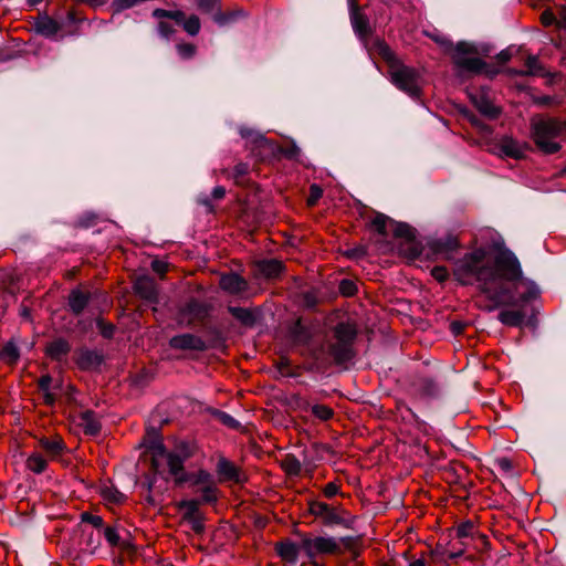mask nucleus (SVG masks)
<instances>
[{"label": "nucleus", "mask_w": 566, "mask_h": 566, "mask_svg": "<svg viewBox=\"0 0 566 566\" xmlns=\"http://www.w3.org/2000/svg\"><path fill=\"white\" fill-rule=\"evenodd\" d=\"M101 497L108 504H122L125 502L126 496L113 485H103L99 489Z\"/></svg>", "instance_id": "72a5a7b5"}, {"label": "nucleus", "mask_w": 566, "mask_h": 566, "mask_svg": "<svg viewBox=\"0 0 566 566\" xmlns=\"http://www.w3.org/2000/svg\"><path fill=\"white\" fill-rule=\"evenodd\" d=\"M218 416H219L220 421L223 424H226V426H228L230 428H238L239 427V422L232 416H230V415H228L226 412H222V411H220L218 413Z\"/></svg>", "instance_id": "0e129e2a"}, {"label": "nucleus", "mask_w": 566, "mask_h": 566, "mask_svg": "<svg viewBox=\"0 0 566 566\" xmlns=\"http://www.w3.org/2000/svg\"><path fill=\"white\" fill-rule=\"evenodd\" d=\"M301 547L308 559L316 558L318 555H339L343 553L339 542L331 536H305L301 541Z\"/></svg>", "instance_id": "6e6552de"}, {"label": "nucleus", "mask_w": 566, "mask_h": 566, "mask_svg": "<svg viewBox=\"0 0 566 566\" xmlns=\"http://www.w3.org/2000/svg\"><path fill=\"white\" fill-rule=\"evenodd\" d=\"M217 474L219 476L220 482L226 481H232V482H239L240 481V471L239 469L228 459L221 457L217 463L216 468Z\"/></svg>", "instance_id": "393cba45"}, {"label": "nucleus", "mask_w": 566, "mask_h": 566, "mask_svg": "<svg viewBox=\"0 0 566 566\" xmlns=\"http://www.w3.org/2000/svg\"><path fill=\"white\" fill-rule=\"evenodd\" d=\"M390 82L400 91L405 92L413 98H418L421 95L420 86V72L412 67L403 64L402 62L391 66L388 70Z\"/></svg>", "instance_id": "423d86ee"}, {"label": "nucleus", "mask_w": 566, "mask_h": 566, "mask_svg": "<svg viewBox=\"0 0 566 566\" xmlns=\"http://www.w3.org/2000/svg\"><path fill=\"white\" fill-rule=\"evenodd\" d=\"M307 505L310 514L319 520L325 526L342 525L346 528L352 527L354 517L343 506H333L316 500L308 501Z\"/></svg>", "instance_id": "39448f33"}, {"label": "nucleus", "mask_w": 566, "mask_h": 566, "mask_svg": "<svg viewBox=\"0 0 566 566\" xmlns=\"http://www.w3.org/2000/svg\"><path fill=\"white\" fill-rule=\"evenodd\" d=\"M179 56L184 60L192 59L197 53V46L192 43H179L176 45Z\"/></svg>", "instance_id": "3c124183"}, {"label": "nucleus", "mask_w": 566, "mask_h": 566, "mask_svg": "<svg viewBox=\"0 0 566 566\" xmlns=\"http://www.w3.org/2000/svg\"><path fill=\"white\" fill-rule=\"evenodd\" d=\"M80 518L82 523L91 524L95 528H101L104 525V520L102 516L92 514L90 512H82Z\"/></svg>", "instance_id": "603ef678"}, {"label": "nucleus", "mask_w": 566, "mask_h": 566, "mask_svg": "<svg viewBox=\"0 0 566 566\" xmlns=\"http://www.w3.org/2000/svg\"><path fill=\"white\" fill-rule=\"evenodd\" d=\"M134 291L139 297L149 303H157L158 301L156 283L147 275L138 276L135 280Z\"/></svg>", "instance_id": "f3484780"}, {"label": "nucleus", "mask_w": 566, "mask_h": 566, "mask_svg": "<svg viewBox=\"0 0 566 566\" xmlns=\"http://www.w3.org/2000/svg\"><path fill=\"white\" fill-rule=\"evenodd\" d=\"M249 175V165L244 163H239L234 166L233 172H232V179L234 180L235 185L248 187L250 184V179L248 177Z\"/></svg>", "instance_id": "58836bf2"}, {"label": "nucleus", "mask_w": 566, "mask_h": 566, "mask_svg": "<svg viewBox=\"0 0 566 566\" xmlns=\"http://www.w3.org/2000/svg\"><path fill=\"white\" fill-rule=\"evenodd\" d=\"M312 413L323 421H327L334 416L333 409L326 405H314L312 407Z\"/></svg>", "instance_id": "8fccbe9b"}, {"label": "nucleus", "mask_w": 566, "mask_h": 566, "mask_svg": "<svg viewBox=\"0 0 566 566\" xmlns=\"http://www.w3.org/2000/svg\"><path fill=\"white\" fill-rule=\"evenodd\" d=\"M105 539L108 542L111 546H117L119 544V535L115 527L107 526L104 528Z\"/></svg>", "instance_id": "6e6d98bb"}, {"label": "nucleus", "mask_w": 566, "mask_h": 566, "mask_svg": "<svg viewBox=\"0 0 566 566\" xmlns=\"http://www.w3.org/2000/svg\"><path fill=\"white\" fill-rule=\"evenodd\" d=\"M339 292L344 296H353L357 292V286L353 281L345 279L339 283Z\"/></svg>", "instance_id": "864d4df0"}, {"label": "nucleus", "mask_w": 566, "mask_h": 566, "mask_svg": "<svg viewBox=\"0 0 566 566\" xmlns=\"http://www.w3.org/2000/svg\"><path fill=\"white\" fill-rule=\"evenodd\" d=\"M255 270L258 275L272 280L282 274L284 271V264L276 259L260 260L255 262Z\"/></svg>", "instance_id": "aec40b11"}, {"label": "nucleus", "mask_w": 566, "mask_h": 566, "mask_svg": "<svg viewBox=\"0 0 566 566\" xmlns=\"http://www.w3.org/2000/svg\"><path fill=\"white\" fill-rule=\"evenodd\" d=\"M472 101L475 107L479 109V112L489 118L494 119L499 117V115L501 114L500 108L496 107L492 102H490L484 96L473 97Z\"/></svg>", "instance_id": "473e14b6"}, {"label": "nucleus", "mask_w": 566, "mask_h": 566, "mask_svg": "<svg viewBox=\"0 0 566 566\" xmlns=\"http://www.w3.org/2000/svg\"><path fill=\"white\" fill-rule=\"evenodd\" d=\"M375 49L378 55L387 63L388 70H391V66L401 62L385 41H376Z\"/></svg>", "instance_id": "2f4dec72"}, {"label": "nucleus", "mask_w": 566, "mask_h": 566, "mask_svg": "<svg viewBox=\"0 0 566 566\" xmlns=\"http://www.w3.org/2000/svg\"><path fill=\"white\" fill-rule=\"evenodd\" d=\"M198 450V444L191 440H178L171 450H167L161 441L154 442L150 446L151 469L166 479L171 478L176 484L188 482L185 462L193 458Z\"/></svg>", "instance_id": "f03ea898"}, {"label": "nucleus", "mask_w": 566, "mask_h": 566, "mask_svg": "<svg viewBox=\"0 0 566 566\" xmlns=\"http://www.w3.org/2000/svg\"><path fill=\"white\" fill-rule=\"evenodd\" d=\"M211 306L208 303L191 298L179 308L178 322L186 326L202 324L209 316Z\"/></svg>", "instance_id": "1a4fd4ad"}, {"label": "nucleus", "mask_w": 566, "mask_h": 566, "mask_svg": "<svg viewBox=\"0 0 566 566\" xmlns=\"http://www.w3.org/2000/svg\"><path fill=\"white\" fill-rule=\"evenodd\" d=\"M153 17L157 19H170L175 21L184 29L186 33L191 36H196L201 29V22L198 15L190 14L189 17H186L185 12L181 10H166L158 8L153 11Z\"/></svg>", "instance_id": "9d476101"}, {"label": "nucleus", "mask_w": 566, "mask_h": 566, "mask_svg": "<svg viewBox=\"0 0 566 566\" xmlns=\"http://www.w3.org/2000/svg\"><path fill=\"white\" fill-rule=\"evenodd\" d=\"M563 119L552 116H534L531 119V137L536 147L546 155L556 154L565 139Z\"/></svg>", "instance_id": "7ed1b4c3"}, {"label": "nucleus", "mask_w": 566, "mask_h": 566, "mask_svg": "<svg viewBox=\"0 0 566 566\" xmlns=\"http://www.w3.org/2000/svg\"><path fill=\"white\" fill-rule=\"evenodd\" d=\"M276 367L283 376H292L293 375L290 373V360L285 357L280 358V360L276 364Z\"/></svg>", "instance_id": "338daca9"}, {"label": "nucleus", "mask_w": 566, "mask_h": 566, "mask_svg": "<svg viewBox=\"0 0 566 566\" xmlns=\"http://www.w3.org/2000/svg\"><path fill=\"white\" fill-rule=\"evenodd\" d=\"M49 462L50 460L41 451L35 449L27 458L25 468L35 474H41L48 469Z\"/></svg>", "instance_id": "bb28decb"}, {"label": "nucleus", "mask_w": 566, "mask_h": 566, "mask_svg": "<svg viewBox=\"0 0 566 566\" xmlns=\"http://www.w3.org/2000/svg\"><path fill=\"white\" fill-rule=\"evenodd\" d=\"M464 553L463 548H460L454 552H448L443 547L437 546L434 549L431 551V557L434 562H448L450 559H454L459 556H461Z\"/></svg>", "instance_id": "a19ab883"}, {"label": "nucleus", "mask_w": 566, "mask_h": 566, "mask_svg": "<svg viewBox=\"0 0 566 566\" xmlns=\"http://www.w3.org/2000/svg\"><path fill=\"white\" fill-rule=\"evenodd\" d=\"M20 358V352L14 342L10 340L2 347L0 359L9 365H15Z\"/></svg>", "instance_id": "e433bc0d"}, {"label": "nucleus", "mask_w": 566, "mask_h": 566, "mask_svg": "<svg viewBox=\"0 0 566 566\" xmlns=\"http://www.w3.org/2000/svg\"><path fill=\"white\" fill-rule=\"evenodd\" d=\"M103 360L104 357L99 352L88 348H81L75 354V364L81 370L96 369Z\"/></svg>", "instance_id": "dca6fc26"}, {"label": "nucleus", "mask_w": 566, "mask_h": 566, "mask_svg": "<svg viewBox=\"0 0 566 566\" xmlns=\"http://www.w3.org/2000/svg\"><path fill=\"white\" fill-rule=\"evenodd\" d=\"M282 470L290 476H298L302 472V463L294 454H286L280 463Z\"/></svg>", "instance_id": "f704fd0d"}, {"label": "nucleus", "mask_w": 566, "mask_h": 566, "mask_svg": "<svg viewBox=\"0 0 566 566\" xmlns=\"http://www.w3.org/2000/svg\"><path fill=\"white\" fill-rule=\"evenodd\" d=\"M431 275L438 282L443 283L449 279L450 273L446 266L437 265L431 270Z\"/></svg>", "instance_id": "5fc2aeb1"}, {"label": "nucleus", "mask_w": 566, "mask_h": 566, "mask_svg": "<svg viewBox=\"0 0 566 566\" xmlns=\"http://www.w3.org/2000/svg\"><path fill=\"white\" fill-rule=\"evenodd\" d=\"M228 312L245 327H252L255 325L256 316L250 308L228 306Z\"/></svg>", "instance_id": "c85d7f7f"}, {"label": "nucleus", "mask_w": 566, "mask_h": 566, "mask_svg": "<svg viewBox=\"0 0 566 566\" xmlns=\"http://www.w3.org/2000/svg\"><path fill=\"white\" fill-rule=\"evenodd\" d=\"M199 492L201 494L200 504H214L219 499V490L216 483L203 485Z\"/></svg>", "instance_id": "ea45409f"}, {"label": "nucleus", "mask_w": 566, "mask_h": 566, "mask_svg": "<svg viewBox=\"0 0 566 566\" xmlns=\"http://www.w3.org/2000/svg\"><path fill=\"white\" fill-rule=\"evenodd\" d=\"M541 22L544 27H551L553 24L557 25V17L556 13L551 9H546L541 14Z\"/></svg>", "instance_id": "13d9d810"}, {"label": "nucleus", "mask_w": 566, "mask_h": 566, "mask_svg": "<svg viewBox=\"0 0 566 566\" xmlns=\"http://www.w3.org/2000/svg\"><path fill=\"white\" fill-rule=\"evenodd\" d=\"M313 337L312 329L301 317L295 319L287 331V338L293 346H306Z\"/></svg>", "instance_id": "4468645a"}, {"label": "nucleus", "mask_w": 566, "mask_h": 566, "mask_svg": "<svg viewBox=\"0 0 566 566\" xmlns=\"http://www.w3.org/2000/svg\"><path fill=\"white\" fill-rule=\"evenodd\" d=\"M389 222V218L384 213H376V216L370 221V227L380 235H387V223Z\"/></svg>", "instance_id": "37998d69"}, {"label": "nucleus", "mask_w": 566, "mask_h": 566, "mask_svg": "<svg viewBox=\"0 0 566 566\" xmlns=\"http://www.w3.org/2000/svg\"><path fill=\"white\" fill-rule=\"evenodd\" d=\"M430 252L442 260L454 262L455 255L461 249V241L458 235L447 234L428 242Z\"/></svg>", "instance_id": "9b49d317"}, {"label": "nucleus", "mask_w": 566, "mask_h": 566, "mask_svg": "<svg viewBox=\"0 0 566 566\" xmlns=\"http://www.w3.org/2000/svg\"><path fill=\"white\" fill-rule=\"evenodd\" d=\"M189 481H191L192 485H209L214 483L211 473L206 470H199L191 478L189 476Z\"/></svg>", "instance_id": "49530a36"}, {"label": "nucleus", "mask_w": 566, "mask_h": 566, "mask_svg": "<svg viewBox=\"0 0 566 566\" xmlns=\"http://www.w3.org/2000/svg\"><path fill=\"white\" fill-rule=\"evenodd\" d=\"M455 533L458 538H471L481 542L483 545L488 544V537L483 534H480L475 524L471 521L460 523L455 528Z\"/></svg>", "instance_id": "a878e982"}, {"label": "nucleus", "mask_w": 566, "mask_h": 566, "mask_svg": "<svg viewBox=\"0 0 566 566\" xmlns=\"http://www.w3.org/2000/svg\"><path fill=\"white\" fill-rule=\"evenodd\" d=\"M497 148L501 156L514 159H521L524 157V148L516 139L510 136L502 137L497 144Z\"/></svg>", "instance_id": "5701e85b"}, {"label": "nucleus", "mask_w": 566, "mask_h": 566, "mask_svg": "<svg viewBox=\"0 0 566 566\" xmlns=\"http://www.w3.org/2000/svg\"><path fill=\"white\" fill-rule=\"evenodd\" d=\"M78 426L87 436H97L102 429L99 418L93 410H85L78 415Z\"/></svg>", "instance_id": "412c9836"}, {"label": "nucleus", "mask_w": 566, "mask_h": 566, "mask_svg": "<svg viewBox=\"0 0 566 566\" xmlns=\"http://www.w3.org/2000/svg\"><path fill=\"white\" fill-rule=\"evenodd\" d=\"M274 549L282 562L295 565L302 547L291 539H283L275 543Z\"/></svg>", "instance_id": "a211bd4d"}, {"label": "nucleus", "mask_w": 566, "mask_h": 566, "mask_svg": "<svg viewBox=\"0 0 566 566\" xmlns=\"http://www.w3.org/2000/svg\"><path fill=\"white\" fill-rule=\"evenodd\" d=\"M452 275L461 285L476 284L490 302V312L527 303L539 294L537 285L523 277L517 258L509 250L492 260L484 248H476L453 262Z\"/></svg>", "instance_id": "f257e3e1"}, {"label": "nucleus", "mask_w": 566, "mask_h": 566, "mask_svg": "<svg viewBox=\"0 0 566 566\" xmlns=\"http://www.w3.org/2000/svg\"><path fill=\"white\" fill-rule=\"evenodd\" d=\"M35 449L41 451L50 461H59L65 454L67 447L61 436L54 434L40 437Z\"/></svg>", "instance_id": "f8f14e48"}, {"label": "nucleus", "mask_w": 566, "mask_h": 566, "mask_svg": "<svg viewBox=\"0 0 566 566\" xmlns=\"http://www.w3.org/2000/svg\"><path fill=\"white\" fill-rule=\"evenodd\" d=\"M151 269L160 276H164L168 272V263L160 260H154L151 262Z\"/></svg>", "instance_id": "680f3d73"}, {"label": "nucleus", "mask_w": 566, "mask_h": 566, "mask_svg": "<svg viewBox=\"0 0 566 566\" xmlns=\"http://www.w3.org/2000/svg\"><path fill=\"white\" fill-rule=\"evenodd\" d=\"M245 14L241 9L233 8L228 9L226 11H222L221 9L214 14L213 21L223 27L228 25L230 23H233L238 21L239 19L243 18Z\"/></svg>", "instance_id": "c756f323"}, {"label": "nucleus", "mask_w": 566, "mask_h": 566, "mask_svg": "<svg viewBox=\"0 0 566 566\" xmlns=\"http://www.w3.org/2000/svg\"><path fill=\"white\" fill-rule=\"evenodd\" d=\"M524 313L522 311H518V310H505V311H501L499 313V321L506 325V326H512V327H518L523 324L524 322Z\"/></svg>", "instance_id": "7c9ffc66"}, {"label": "nucleus", "mask_w": 566, "mask_h": 566, "mask_svg": "<svg viewBox=\"0 0 566 566\" xmlns=\"http://www.w3.org/2000/svg\"><path fill=\"white\" fill-rule=\"evenodd\" d=\"M355 356L354 346L335 342L333 344H329L327 346V354L325 353L324 346H321L319 348L313 349L311 352V357L315 360V364L319 367H327L329 366L331 361L328 357L333 358V361L336 365H343L347 361L352 360Z\"/></svg>", "instance_id": "0eeeda50"}, {"label": "nucleus", "mask_w": 566, "mask_h": 566, "mask_svg": "<svg viewBox=\"0 0 566 566\" xmlns=\"http://www.w3.org/2000/svg\"><path fill=\"white\" fill-rule=\"evenodd\" d=\"M527 71L516 72L520 75L538 74L542 71V65L536 55H528L525 61Z\"/></svg>", "instance_id": "de8ad7c7"}, {"label": "nucleus", "mask_w": 566, "mask_h": 566, "mask_svg": "<svg viewBox=\"0 0 566 566\" xmlns=\"http://www.w3.org/2000/svg\"><path fill=\"white\" fill-rule=\"evenodd\" d=\"M44 352L52 360L61 361L71 352V344L65 338L59 337L50 342Z\"/></svg>", "instance_id": "4be33fe9"}, {"label": "nucleus", "mask_w": 566, "mask_h": 566, "mask_svg": "<svg viewBox=\"0 0 566 566\" xmlns=\"http://www.w3.org/2000/svg\"><path fill=\"white\" fill-rule=\"evenodd\" d=\"M334 336L337 342L354 346L357 337V328L352 323H339L334 328Z\"/></svg>", "instance_id": "cd10ccee"}, {"label": "nucleus", "mask_w": 566, "mask_h": 566, "mask_svg": "<svg viewBox=\"0 0 566 566\" xmlns=\"http://www.w3.org/2000/svg\"><path fill=\"white\" fill-rule=\"evenodd\" d=\"M353 28L360 36H366L370 32L368 19L359 13H355L353 17Z\"/></svg>", "instance_id": "79ce46f5"}, {"label": "nucleus", "mask_w": 566, "mask_h": 566, "mask_svg": "<svg viewBox=\"0 0 566 566\" xmlns=\"http://www.w3.org/2000/svg\"><path fill=\"white\" fill-rule=\"evenodd\" d=\"M557 27L558 28H566V7H559L557 9Z\"/></svg>", "instance_id": "774afa93"}, {"label": "nucleus", "mask_w": 566, "mask_h": 566, "mask_svg": "<svg viewBox=\"0 0 566 566\" xmlns=\"http://www.w3.org/2000/svg\"><path fill=\"white\" fill-rule=\"evenodd\" d=\"M220 287L232 295H238L248 290V282L244 277L237 273H228L221 276Z\"/></svg>", "instance_id": "6ab92c4d"}, {"label": "nucleus", "mask_w": 566, "mask_h": 566, "mask_svg": "<svg viewBox=\"0 0 566 566\" xmlns=\"http://www.w3.org/2000/svg\"><path fill=\"white\" fill-rule=\"evenodd\" d=\"M91 301V293L81 289H74L69 294V306L74 315L83 313Z\"/></svg>", "instance_id": "b1692460"}, {"label": "nucleus", "mask_w": 566, "mask_h": 566, "mask_svg": "<svg viewBox=\"0 0 566 566\" xmlns=\"http://www.w3.org/2000/svg\"><path fill=\"white\" fill-rule=\"evenodd\" d=\"M158 32L163 36L168 38L175 32V29L172 28V25L170 23L160 20L158 23Z\"/></svg>", "instance_id": "69168bd1"}, {"label": "nucleus", "mask_w": 566, "mask_h": 566, "mask_svg": "<svg viewBox=\"0 0 566 566\" xmlns=\"http://www.w3.org/2000/svg\"><path fill=\"white\" fill-rule=\"evenodd\" d=\"M339 485L336 483V482H328L324 488H323V494L325 497L327 499H332L334 497L336 494H338L339 492Z\"/></svg>", "instance_id": "052dcab7"}, {"label": "nucleus", "mask_w": 566, "mask_h": 566, "mask_svg": "<svg viewBox=\"0 0 566 566\" xmlns=\"http://www.w3.org/2000/svg\"><path fill=\"white\" fill-rule=\"evenodd\" d=\"M85 20L84 17L80 15L76 10L71 9L66 13L65 22L61 23L64 28H67L66 34L77 35L80 34L78 24Z\"/></svg>", "instance_id": "c9c22d12"}, {"label": "nucleus", "mask_w": 566, "mask_h": 566, "mask_svg": "<svg viewBox=\"0 0 566 566\" xmlns=\"http://www.w3.org/2000/svg\"><path fill=\"white\" fill-rule=\"evenodd\" d=\"M200 501L196 499L182 500L178 507L184 511V518L192 521L199 512Z\"/></svg>", "instance_id": "4c0bfd02"}, {"label": "nucleus", "mask_w": 566, "mask_h": 566, "mask_svg": "<svg viewBox=\"0 0 566 566\" xmlns=\"http://www.w3.org/2000/svg\"><path fill=\"white\" fill-rule=\"evenodd\" d=\"M323 196V190L319 186L317 185H312L310 187V195H308V198H307V205L308 206H315L317 203V201L322 198Z\"/></svg>", "instance_id": "4d7b16f0"}, {"label": "nucleus", "mask_w": 566, "mask_h": 566, "mask_svg": "<svg viewBox=\"0 0 566 566\" xmlns=\"http://www.w3.org/2000/svg\"><path fill=\"white\" fill-rule=\"evenodd\" d=\"M450 57L458 77L465 78L491 73L488 63L478 56V49L472 43L458 42L450 52Z\"/></svg>", "instance_id": "20e7f679"}, {"label": "nucleus", "mask_w": 566, "mask_h": 566, "mask_svg": "<svg viewBox=\"0 0 566 566\" xmlns=\"http://www.w3.org/2000/svg\"><path fill=\"white\" fill-rule=\"evenodd\" d=\"M51 384H52V377L46 374V375H42L39 380H38V387L39 389L44 392V391H50L51 389Z\"/></svg>", "instance_id": "e2e57ef3"}, {"label": "nucleus", "mask_w": 566, "mask_h": 566, "mask_svg": "<svg viewBox=\"0 0 566 566\" xmlns=\"http://www.w3.org/2000/svg\"><path fill=\"white\" fill-rule=\"evenodd\" d=\"M197 7L200 11L211 14L213 18L221 9V0H197Z\"/></svg>", "instance_id": "c03bdc74"}, {"label": "nucleus", "mask_w": 566, "mask_h": 566, "mask_svg": "<svg viewBox=\"0 0 566 566\" xmlns=\"http://www.w3.org/2000/svg\"><path fill=\"white\" fill-rule=\"evenodd\" d=\"M169 346L180 350L203 352L207 349V345L201 337L189 333L171 337L169 339Z\"/></svg>", "instance_id": "ddd939ff"}, {"label": "nucleus", "mask_w": 566, "mask_h": 566, "mask_svg": "<svg viewBox=\"0 0 566 566\" xmlns=\"http://www.w3.org/2000/svg\"><path fill=\"white\" fill-rule=\"evenodd\" d=\"M468 118H469L470 123L472 124V126L478 128L481 133H485V134L492 133L491 127L488 124L483 123L481 119H479L475 115H470Z\"/></svg>", "instance_id": "bf43d9fd"}, {"label": "nucleus", "mask_w": 566, "mask_h": 566, "mask_svg": "<svg viewBox=\"0 0 566 566\" xmlns=\"http://www.w3.org/2000/svg\"><path fill=\"white\" fill-rule=\"evenodd\" d=\"M401 251L409 258V259H417L420 256L422 252V247L419 242L415 240L406 241V243L401 247Z\"/></svg>", "instance_id": "a18cd8bd"}, {"label": "nucleus", "mask_w": 566, "mask_h": 566, "mask_svg": "<svg viewBox=\"0 0 566 566\" xmlns=\"http://www.w3.org/2000/svg\"><path fill=\"white\" fill-rule=\"evenodd\" d=\"M32 28L38 34L44 38H53L63 30V25L46 13L39 14L34 18Z\"/></svg>", "instance_id": "2eb2a0df"}, {"label": "nucleus", "mask_w": 566, "mask_h": 566, "mask_svg": "<svg viewBox=\"0 0 566 566\" xmlns=\"http://www.w3.org/2000/svg\"><path fill=\"white\" fill-rule=\"evenodd\" d=\"M394 234L397 238L406 239V241L416 239L415 229L406 223H398L394 230Z\"/></svg>", "instance_id": "09e8293b"}]
</instances>
